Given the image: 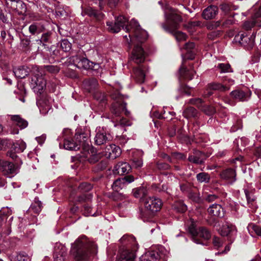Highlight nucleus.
Here are the masks:
<instances>
[{
  "label": "nucleus",
  "mask_w": 261,
  "mask_h": 261,
  "mask_svg": "<svg viewBox=\"0 0 261 261\" xmlns=\"http://www.w3.org/2000/svg\"><path fill=\"white\" fill-rule=\"evenodd\" d=\"M125 30L129 32L128 37L127 35L124 36L128 46L130 47L132 45H134L130 56L131 61L137 64L143 63L145 59V54L140 44L147 39V32L141 28L138 22L135 19H132L129 25L125 26Z\"/></svg>",
  "instance_id": "obj_1"
},
{
  "label": "nucleus",
  "mask_w": 261,
  "mask_h": 261,
  "mask_svg": "<svg viewBox=\"0 0 261 261\" xmlns=\"http://www.w3.org/2000/svg\"><path fill=\"white\" fill-rule=\"evenodd\" d=\"M71 253L75 261H89L91 256L97 252L96 244L89 241L86 237L77 239L72 244Z\"/></svg>",
  "instance_id": "obj_2"
},
{
  "label": "nucleus",
  "mask_w": 261,
  "mask_h": 261,
  "mask_svg": "<svg viewBox=\"0 0 261 261\" xmlns=\"http://www.w3.org/2000/svg\"><path fill=\"white\" fill-rule=\"evenodd\" d=\"M181 20L180 16L177 14H173L167 21V24H162L163 29L166 32L172 34L178 42L185 41L187 38V35L185 33L180 31H176L178 28L179 23Z\"/></svg>",
  "instance_id": "obj_3"
},
{
  "label": "nucleus",
  "mask_w": 261,
  "mask_h": 261,
  "mask_svg": "<svg viewBox=\"0 0 261 261\" xmlns=\"http://www.w3.org/2000/svg\"><path fill=\"white\" fill-rule=\"evenodd\" d=\"M65 64L67 66L73 65L78 68L86 70H98L100 68L99 64L92 62L84 57V55L80 54L68 58Z\"/></svg>",
  "instance_id": "obj_4"
},
{
  "label": "nucleus",
  "mask_w": 261,
  "mask_h": 261,
  "mask_svg": "<svg viewBox=\"0 0 261 261\" xmlns=\"http://www.w3.org/2000/svg\"><path fill=\"white\" fill-rule=\"evenodd\" d=\"M162 202L160 198L149 197L144 201L145 212L142 214L145 218L152 217L156 212L161 208Z\"/></svg>",
  "instance_id": "obj_5"
},
{
  "label": "nucleus",
  "mask_w": 261,
  "mask_h": 261,
  "mask_svg": "<svg viewBox=\"0 0 261 261\" xmlns=\"http://www.w3.org/2000/svg\"><path fill=\"white\" fill-rule=\"evenodd\" d=\"M208 224L213 227H216L219 234L223 237L231 238L236 234L237 229L234 225L226 222L221 226L218 228V221L215 218H212L207 220Z\"/></svg>",
  "instance_id": "obj_6"
},
{
  "label": "nucleus",
  "mask_w": 261,
  "mask_h": 261,
  "mask_svg": "<svg viewBox=\"0 0 261 261\" xmlns=\"http://www.w3.org/2000/svg\"><path fill=\"white\" fill-rule=\"evenodd\" d=\"M33 72L31 85L35 91L41 93L46 86V81L43 78V73L39 67H34Z\"/></svg>",
  "instance_id": "obj_7"
},
{
  "label": "nucleus",
  "mask_w": 261,
  "mask_h": 261,
  "mask_svg": "<svg viewBox=\"0 0 261 261\" xmlns=\"http://www.w3.org/2000/svg\"><path fill=\"white\" fill-rule=\"evenodd\" d=\"M111 111L113 115V119L120 117L123 114L128 115L129 112L126 109V103L122 100H118L114 102L111 107Z\"/></svg>",
  "instance_id": "obj_8"
},
{
  "label": "nucleus",
  "mask_w": 261,
  "mask_h": 261,
  "mask_svg": "<svg viewBox=\"0 0 261 261\" xmlns=\"http://www.w3.org/2000/svg\"><path fill=\"white\" fill-rule=\"evenodd\" d=\"M70 132L68 129H64L62 132V138L64 140V148L70 150H77L80 149V144L77 141L74 142L72 140H69L68 136H69Z\"/></svg>",
  "instance_id": "obj_9"
},
{
  "label": "nucleus",
  "mask_w": 261,
  "mask_h": 261,
  "mask_svg": "<svg viewBox=\"0 0 261 261\" xmlns=\"http://www.w3.org/2000/svg\"><path fill=\"white\" fill-rule=\"evenodd\" d=\"M120 243L123 245L122 249H129L132 251H137L138 249V244L136 239L132 236L124 235L120 239Z\"/></svg>",
  "instance_id": "obj_10"
},
{
  "label": "nucleus",
  "mask_w": 261,
  "mask_h": 261,
  "mask_svg": "<svg viewBox=\"0 0 261 261\" xmlns=\"http://www.w3.org/2000/svg\"><path fill=\"white\" fill-rule=\"evenodd\" d=\"M127 21L128 19L126 18L123 16H119L116 19L114 24L110 22H108L107 24L110 32L118 33L120 31L121 28H123Z\"/></svg>",
  "instance_id": "obj_11"
},
{
  "label": "nucleus",
  "mask_w": 261,
  "mask_h": 261,
  "mask_svg": "<svg viewBox=\"0 0 261 261\" xmlns=\"http://www.w3.org/2000/svg\"><path fill=\"white\" fill-rule=\"evenodd\" d=\"M134 179L132 175H128L121 178H118L113 182L112 189L114 191H119L125 188L127 184L134 181Z\"/></svg>",
  "instance_id": "obj_12"
},
{
  "label": "nucleus",
  "mask_w": 261,
  "mask_h": 261,
  "mask_svg": "<svg viewBox=\"0 0 261 261\" xmlns=\"http://www.w3.org/2000/svg\"><path fill=\"white\" fill-rule=\"evenodd\" d=\"M89 138V134L83 131L77 132L74 135V139L80 144L81 147H82L88 150L90 148Z\"/></svg>",
  "instance_id": "obj_13"
},
{
  "label": "nucleus",
  "mask_w": 261,
  "mask_h": 261,
  "mask_svg": "<svg viewBox=\"0 0 261 261\" xmlns=\"http://www.w3.org/2000/svg\"><path fill=\"white\" fill-rule=\"evenodd\" d=\"M190 102L197 106L207 115H212L216 112V110L213 107L203 106L202 105L203 101L201 98L191 99Z\"/></svg>",
  "instance_id": "obj_14"
},
{
  "label": "nucleus",
  "mask_w": 261,
  "mask_h": 261,
  "mask_svg": "<svg viewBox=\"0 0 261 261\" xmlns=\"http://www.w3.org/2000/svg\"><path fill=\"white\" fill-rule=\"evenodd\" d=\"M133 76L136 82L142 84L144 82L147 69L145 66H140L134 68Z\"/></svg>",
  "instance_id": "obj_15"
},
{
  "label": "nucleus",
  "mask_w": 261,
  "mask_h": 261,
  "mask_svg": "<svg viewBox=\"0 0 261 261\" xmlns=\"http://www.w3.org/2000/svg\"><path fill=\"white\" fill-rule=\"evenodd\" d=\"M67 249L62 245H57L54 254V261H64L67 255Z\"/></svg>",
  "instance_id": "obj_16"
},
{
  "label": "nucleus",
  "mask_w": 261,
  "mask_h": 261,
  "mask_svg": "<svg viewBox=\"0 0 261 261\" xmlns=\"http://www.w3.org/2000/svg\"><path fill=\"white\" fill-rule=\"evenodd\" d=\"M10 7L18 15H24L27 11L26 5L20 0H11Z\"/></svg>",
  "instance_id": "obj_17"
},
{
  "label": "nucleus",
  "mask_w": 261,
  "mask_h": 261,
  "mask_svg": "<svg viewBox=\"0 0 261 261\" xmlns=\"http://www.w3.org/2000/svg\"><path fill=\"white\" fill-rule=\"evenodd\" d=\"M207 212L211 216L222 218L224 216V211L220 204H213L207 208Z\"/></svg>",
  "instance_id": "obj_18"
},
{
  "label": "nucleus",
  "mask_w": 261,
  "mask_h": 261,
  "mask_svg": "<svg viewBox=\"0 0 261 261\" xmlns=\"http://www.w3.org/2000/svg\"><path fill=\"white\" fill-rule=\"evenodd\" d=\"M231 96L239 101L247 100L251 95V92L247 90L246 91L241 90H236L230 93Z\"/></svg>",
  "instance_id": "obj_19"
},
{
  "label": "nucleus",
  "mask_w": 261,
  "mask_h": 261,
  "mask_svg": "<svg viewBox=\"0 0 261 261\" xmlns=\"http://www.w3.org/2000/svg\"><path fill=\"white\" fill-rule=\"evenodd\" d=\"M195 73V71L193 69L192 65H190L188 68L182 65L179 69L180 78L185 80H192Z\"/></svg>",
  "instance_id": "obj_20"
},
{
  "label": "nucleus",
  "mask_w": 261,
  "mask_h": 261,
  "mask_svg": "<svg viewBox=\"0 0 261 261\" xmlns=\"http://www.w3.org/2000/svg\"><path fill=\"white\" fill-rule=\"evenodd\" d=\"M110 139V137L107 136V134L103 129L97 130L94 138L95 144L97 145L105 144L109 141Z\"/></svg>",
  "instance_id": "obj_21"
},
{
  "label": "nucleus",
  "mask_w": 261,
  "mask_h": 261,
  "mask_svg": "<svg viewBox=\"0 0 261 261\" xmlns=\"http://www.w3.org/2000/svg\"><path fill=\"white\" fill-rule=\"evenodd\" d=\"M98 84L96 79L91 78L84 80L83 87L85 90L89 93H94L98 87Z\"/></svg>",
  "instance_id": "obj_22"
},
{
  "label": "nucleus",
  "mask_w": 261,
  "mask_h": 261,
  "mask_svg": "<svg viewBox=\"0 0 261 261\" xmlns=\"http://www.w3.org/2000/svg\"><path fill=\"white\" fill-rule=\"evenodd\" d=\"M218 13V8L215 6H210L205 8L202 12V16L204 19L208 20L214 18Z\"/></svg>",
  "instance_id": "obj_23"
},
{
  "label": "nucleus",
  "mask_w": 261,
  "mask_h": 261,
  "mask_svg": "<svg viewBox=\"0 0 261 261\" xmlns=\"http://www.w3.org/2000/svg\"><path fill=\"white\" fill-rule=\"evenodd\" d=\"M115 173L122 175L128 173L131 170L130 166L126 162H119L114 168Z\"/></svg>",
  "instance_id": "obj_24"
},
{
  "label": "nucleus",
  "mask_w": 261,
  "mask_h": 261,
  "mask_svg": "<svg viewBox=\"0 0 261 261\" xmlns=\"http://www.w3.org/2000/svg\"><path fill=\"white\" fill-rule=\"evenodd\" d=\"M136 252L124 249L120 253L118 261H135Z\"/></svg>",
  "instance_id": "obj_25"
},
{
  "label": "nucleus",
  "mask_w": 261,
  "mask_h": 261,
  "mask_svg": "<svg viewBox=\"0 0 261 261\" xmlns=\"http://www.w3.org/2000/svg\"><path fill=\"white\" fill-rule=\"evenodd\" d=\"M1 171L5 175L12 174L16 173L17 168L12 163L5 161L1 168Z\"/></svg>",
  "instance_id": "obj_26"
},
{
  "label": "nucleus",
  "mask_w": 261,
  "mask_h": 261,
  "mask_svg": "<svg viewBox=\"0 0 261 261\" xmlns=\"http://www.w3.org/2000/svg\"><path fill=\"white\" fill-rule=\"evenodd\" d=\"M151 251L154 253L156 261L160 259H165L168 254V251L163 246H160Z\"/></svg>",
  "instance_id": "obj_27"
},
{
  "label": "nucleus",
  "mask_w": 261,
  "mask_h": 261,
  "mask_svg": "<svg viewBox=\"0 0 261 261\" xmlns=\"http://www.w3.org/2000/svg\"><path fill=\"white\" fill-rule=\"evenodd\" d=\"M220 176L222 178L227 180L230 182L232 183L236 181V174L233 169H226L221 173Z\"/></svg>",
  "instance_id": "obj_28"
},
{
  "label": "nucleus",
  "mask_w": 261,
  "mask_h": 261,
  "mask_svg": "<svg viewBox=\"0 0 261 261\" xmlns=\"http://www.w3.org/2000/svg\"><path fill=\"white\" fill-rule=\"evenodd\" d=\"M204 154L199 151H195L193 154L189 155L188 160L190 162L195 164H201L204 162L203 156Z\"/></svg>",
  "instance_id": "obj_29"
},
{
  "label": "nucleus",
  "mask_w": 261,
  "mask_h": 261,
  "mask_svg": "<svg viewBox=\"0 0 261 261\" xmlns=\"http://www.w3.org/2000/svg\"><path fill=\"white\" fill-rule=\"evenodd\" d=\"M184 48L187 51L186 58L192 60L195 55V44L191 42H188L185 44Z\"/></svg>",
  "instance_id": "obj_30"
},
{
  "label": "nucleus",
  "mask_w": 261,
  "mask_h": 261,
  "mask_svg": "<svg viewBox=\"0 0 261 261\" xmlns=\"http://www.w3.org/2000/svg\"><path fill=\"white\" fill-rule=\"evenodd\" d=\"M234 40L236 42H238L239 43L244 46L250 43L251 44L252 42L250 43V42L253 41V40H251L248 36L244 34H239L237 35H236Z\"/></svg>",
  "instance_id": "obj_31"
},
{
  "label": "nucleus",
  "mask_w": 261,
  "mask_h": 261,
  "mask_svg": "<svg viewBox=\"0 0 261 261\" xmlns=\"http://www.w3.org/2000/svg\"><path fill=\"white\" fill-rule=\"evenodd\" d=\"M11 119L21 129L25 128L28 125V122L21 118L19 115H13L11 116Z\"/></svg>",
  "instance_id": "obj_32"
},
{
  "label": "nucleus",
  "mask_w": 261,
  "mask_h": 261,
  "mask_svg": "<svg viewBox=\"0 0 261 261\" xmlns=\"http://www.w3.org/2000/svg\"><path fill=\"white\" fill-rule=\"evenodd\" d=\"M109 151V157L112 159H115L119 156L121 154V149L119 147L115 145H111L110 148H108Z\"/></svg>",
  "instance_id": "obj_33"
},
{
  "label": "nucleus",
  "mask_w": 261,
  "mask_h": 261,
  "mask_svg": "<svg viewBox=\"0 0 261 261\" xmlns=\"http://www.w3.org/2000/svg\"><path fill=\"white\" fill-rule=\"evenodd\" d=\"M208 87L212 89V90H218L221 92H224L229 90V87L215 82L208 84Z\"/></svg>",
  "instance_id": "obj_34"
},
{
  "label": "nucleus",
  "mask_w": 261,
  "mask_h": 261,
  "mask_svg": "<svg viewBox=\"0 0 261 261\" xmlns=\"http://www.w3.org/2000/svg\"><path fill=\"white\" fill-rule=\"evenodd\" d=\"M13 72L17 78H24L28 74V71L24 66H19L14 69Z\"/></svg>",
  "instance_id": "obj_35"
},
{
  "label": "nucleus",
  "mask_w": 261,
  "mask_h": 261,
  "mask_svg": "<svg viewBox=\"0 0 261 261\" xmlns=\"http://www.w3.org/2000/svg\"><path fill=\"white\" fill-rule=\"evenodd\" d=\"M183 115L187 119L196 118L197 117L198 112L193 107H189L184 111Z\"/></svg>",
  "instance_id": "obj_36"
},
{
  "label": "nucleus",
  "mask_w": 261,
  "mask_h": 261,
  "mask_svg": "<svg viewBox=\"0 0 261 261\" xmlns=\"http://www.w3.org/2000/svg\"><path fill=\"white\" fill-rule=\"evenodd\" d=\"M26 148V144L22 140L17 141L14 143L12 146V149L16 152H22Z\"/></svg>",
  "instance_id": "obj_37"
},
{
  "label": "nucleus",
  "mask_w": 261,
  "mask_h": 261,
  "mask_svg": "<svg viewBox=\"0 0 261 261\" xmlns=\"http://www.w3.org/2000/svg\"><path fill=\"white\" fill-rule=\"evenodd\" d=\"M249 233H255L256 235L261 237V227L254 223H250L247 226Z\"/></svg>",
  "instance_id": "obj_38"
},
{
  "label": "nucleus",
  "mask_w": 261,
  "mask_h": 261,
  "mask_svg": "<svg viewBox=\"0 0 261 261\" xmlns=\"http://www.w3.org/2000/svg\"><path fill=\"white\" fill-rule=\"evenodd\" d=\"M196 178L199 182L208 183L211 177L207 173L200 172L196 175Z\"/></svg>",
  "instance_id": "obj_39"
},
{
  "label": "nucleus",
  "mask_w": 261,
  "mask_h": 261,
  "mask_svg": "<svg viewBox=\"0 0 261 261\" xmlns=\"http://www.w3.org/2000/svg\"><path fill=\"white\" fill-rule=\"evenodd\" d=\"M140 261H156V260L154 257V253H153L151 250L142 255L140 258Z\"/></svg>",
  "instance_id": "obj_40"
},
{
  "label": "nucleus",
  "mask_w": 261,
  "mask_h": 261,
  "mask_svg": "<svg viewBox=\"0 0 261 261\" xmlns=\"http://www.w3.org/2000/svg\"><path fill=\"white\" fill-rule=\"evenodd\" d=\"M42 208V205L41 202L36 198L35 199L34 202L32 204L30 207V209L36 213L40 212Z\"/></svg>",
  "instance_id": "obj_41"
},
{
  "label": "nucleus",
  "mask_w": 261,
  "mask_h": 261,
  "mask_svg": "<svg viewBox=\"0 0 261 261\" xmlns=\"http://www.w3.org/2000/svg\"><path fill=\"white\" fill-rule=\"evenodd\" d=\"M198 236L201 237L205 240H208L211 238V233L205 227H199L198 229Z\"/></svg>",
  "instance_id": "obj_42"
},
{
  "label": "nucleus",
  "mask_w": 261,
  "mask_h": 261,
  "mask_svg": "<svg viewBox=\"0 0 261 261\" xmlns=\"http://www.w3.org/2000/svg\"><path fill=\"white\" fill-rule=\"evenodd\" d=\"M217 68L220 70V73L232 72L229 64L220 63L218 65Z\"/></svg>",
  "instance_id": "obj_43"
},
{
  "label": "nucleus",
  "mask_w": 261,
  "mask_h": 261,
  "mask_svg": "<svg viewBox=\"0 0 261 261\" xmlns=\"http://www.w3.org/2000/svg\"><path fill=\"white\" fill-rule=\"evenodd\" d=\"M93 96L95 99L99 101L102 104H104L106 103V96L105 94L103 93H101L99 91H95L93 93Z\"/></svg>",
  "instance_id": "obj_44"
},
{
  "label": "nucleus",
  "mask_w": 261,
  "mask_h": 261,
  "mask_svg": "<svg viewBox=\"0 0 261 261\" xmlns=\"http://www.w3.org/2000/svg\"><path fill=\"white\" fill-rule=\"evenodd\" d=\"M110 197L115 201L122 200L126 198L125 195L119 193L118 191H114L111 193Z\"/></svg>",
  "instance_id": "obj_45"
},
{
  "label": "nucleus",
  "mask_w": 261,
  "mask_h": 261,
  "mask_svg": "<svg viewBox=\"0 0 261 261\" xmlns=\"http://www.w3.org/2000/svg\"><path fill=\"white\" fill-rule=\"evenodd\" d=\"M146 190L143 187H140L139 188L133 190V193L134 197L136 198L142 197L146 194Z\"/></svg>",
  "instance_id": "obj_46"
},
{
  "label": "nucleus",
  "mask_w": 261,
  "mask_h": 261,
  "mask_svg": "<svg viewBox=\"0 0 261 261\" xmlns=\"http://www.w3.org/2000/svg\"><path fill=\"white\" fill-rule=\"evenodd\" d=\"M84 12L90 17H94L95 18H98L99 17V14L97 11L91 7H88L85 9Z\"/></svg>",
  "instance_id": "obj_47"
},
{
  "label": "nucleus",
  "mask_w": 261,
  "mask_h": 261,
  "mask_svg": "<svg viewBox=\"0 0 261 261\" xmlns=\"http://www.w3.org/2000/svg\"><path fill=\"white\" fill-rule=\"evenodd\" d=\"M189 232L193 237V240L194 242L197 244H199V242L196 238V237H198V229L197 230L195 227L192 225L189 227Z\"/></svg>",
  "instance_id": "obj_48"
},
{
  "label": "nucleus",
  "mask_w": 261,
  "mask_h": 261,
  "mask_svg": "<svg viewBox=\"0 0 261 261\" xmlns=\"http://www.w3.org/2000/svg\"><path fill=\"white\" fill-rule=\"evenodd\" d=\"M85 158L87 159V160L89 161V162L90 163H95L96 162L98 161L99 160V155L96 154H90V153L89 151L88 152L87 154L85 155Z\"/></svg>",
  "instance_id": "obj_49"
},
{
  "label": "nucleus",
  "mask_w": 261,
  "mask_h": 261,
  "mask_svg": "<svg viewBox=\"0 0 261 261\" xmlns=\"http://www.w3.org/2000/svg\"><path fill=\"white\" fill-rule=\"evenodd\" d=\"M115 121L117 123L114 126H116L117 125L120 124V125L125 126L129 125L130 122L126 118H123L122 116L115 119Z\"/></svg>",
  "instance_id": "obj_50"
},
{
  "label": "nucleus",
  "mask_w": 261,
  "mask_h": 261,
  "mask_svg": "<svg viewBox=\"0 0 261 261\" xmlns=\"http://www.w3.org/2000/svg\"><path fill=\"white\" fill-rule=\"evenodd\" d=\"M18 261H31V256L25 252H20L16 256Z\"/></svg>",
  "instance_id": "obj_51"
},
{
  "label": "nucleus",
  "mask_w": 261,
  "mask_h": 261,
  "mask_svg": "<svg viewBox=\"0 0 261 261\" xmlns=\"http://www.w3.org/2000/svg\"><path fill=\"white\" fill-rule=\"evenodd\" d=\"M255 25H256V22L255 20L252 19L244 22L243 27L246 30H250Z\"/></svg>",
  "instance_id": "obj_52"
},
{
  "label": "nucleus",
  "mask_w": 261,
  "mask_h": 261,
  "mask_svg": "<svg viewBox=\"0 0 261 261\" xmlns=\"http://www.w3.org/2000/svg\"><path fill=\"white\" fill-rule=\"evenodd\" d=\"M29 32L32 35H34L36 33H39L40 32L39 24L37 23H34L32 24L29 28Z\"/></svg>",
  "instance_id": "obj_53"
},
{
  "label": "nucleus",
  "mask_w": 261,
  "mask_h": 261,
  "mask_svg": "<svg viewBox=\"0 0 261 261\" xmlns=\"http://www.w3.org/2000/svg\"><path fill=\"white\" fill-rule=\"evenodd\" d=\"M174 208L178 212L184 213L187 210V206L182 202H179L175 204Z\"/></svg>",
  "instance_id": "obj_54"
},
{
  "label": "nucleus",
  "mask_w": 261,
  "mask_h": 261,
  "mask_svg": "<svg viewBox=\"0 0 261 261\" xmlns=\"http://www.w3.org/2000/svg\"><path fill=\"white\" fill-rule=\"evenodd\" d=\"M61 47L64 51H68L71 49V44L67 40H63L61 42Z\"/></svg>",
  "instance_id": "obj_55"
},
{
  "label": "nucleus",
  "mask_w": 261,
  "mask_h": 261,
  "mask_svg": "<svg viewBox=\"0 0 261 261\" xmlns=\"http://www.w3.org/2000/svg\"><path fill=\"white\" fill-rule=\"evenodd\" d=\"M12 144V141L8 139L0 140V150L6 149Z\"/></svg>",
  "instance_id": "obj_56"
},
{
  "label": "nucleus",
  "mask_w": 261,
  "mask_h": 261,
  "mask_svg": "<svg viewBox=\"0 0 261 261\" xmlns=\"http://www.w3.org/2000/svg\"><path fill=\"white\" fill-rule=\"evenodd\" d=\"M44 68H45L47 71L51 73H58L60 70V69L58 66L54 65L44 66Z\"/></svg>",
  "instance_id": "obj_57"
},
{
  "label": "nucleus",
  "mask_w": 261,
  "mask_h": 261,
  "mask_svg": "<svg viewBox=\"0 0 261 261\" xmlns=\"http://www.w3.org/2000/svg\"><path fill=\"white\" fill-rule=\"evenodd\" d=\"M92 188V185L87 182L82 183L79 186V189L83 192L89 191L91 190Z\"/></svg>",
  "instance_id": "obj_58"
},
{
  "label": "nucleus",
  "mask_w": 261,
  "mask_h": 261,
  "mask_svg": "<svg viewBox=\"0 0 261 261\" xmlns=\"http://www.w3.org/2000/svg\"><path fill=\"white\" fill-rule=\"evenodd\" d=\"M221 24L220 21H212L208 23L206 25L207 28L209 30H214L217 28Z\"/></svg>",
  "instance_id": "obj_59"
},
{
  "label": "nucleus",
  "mask_w": 261,
  "mask_h": 261,
  "mask_svg": "<svg viewBox=\"0 0 261 261\" xmlns=\"http://www.w3.org/2000/svg\"><path fill=\"white\" fill-rule=\"evenodd\" d=\"M213 244L216 248H219L222 245V242L220 238L218 237H214L213 238Z\"/></svg>",
  "instance_id": "obj_60"
},
{
  "label": "nucleus",
  "mask_w": 261,
  "mask_h": 261,
  "mask_svg": "<svg viewBox=\"0 0 261 261\" xmlns=\"http://www.w3.org/2000/svg\"><path fill=\"white\" fill-rule=\"evenodd\" d=\"M92 195L91 193L83 194L79 197V201L80 202L90 200L92 198Z\"/></svg>",
  "instance_id": "obj_61"
},
{
  "label": "nucleus",
  "mask_w": 261,
  "mask_h": 261,
  "mask_svg": "<svg viewBox=\"0 0 261 261\" xmlns=\"http://www.w3.org/2000/svg\"><path fill=\"white\" fill-rule=\"evenodd\" d=\"M50 34L49 33H44L42 35L41 39L39 40L43 43L50 42Z\"/></svg>",
  "instance_id": "obj_62"
},
{
  "label": "nucleus",
  "mask_w": 261,
  "mask_h": 261,
  "mask_svg": "<svg viewBox=\"0 0 261 261\" xmlns=\"http://www.w3.org/2000/svg\"><path fill=\"white\" fill-rule=\"evenodd\" d=\"M221 10L224 13H228L231 10V6L229 4H223L220 6Z\"/></svg>",
  "instance_id": "obj_63"
},
{
  "label": "nucleus",
  "mask_w": 261,
  "mask_h": 261,
  "mask_svg": "<svg viewBox=\"0 0 261 261\" xmlns=\"http://www.w3.org/2000/svg\"><path fill=\"white\" fill-rule=\"evenodd\" d=\"M143 161L142 159H134L133 166L136 168H139L142 166Z\"/></svg>",
  "instance_id": "obj_64"
}]
</instances>
